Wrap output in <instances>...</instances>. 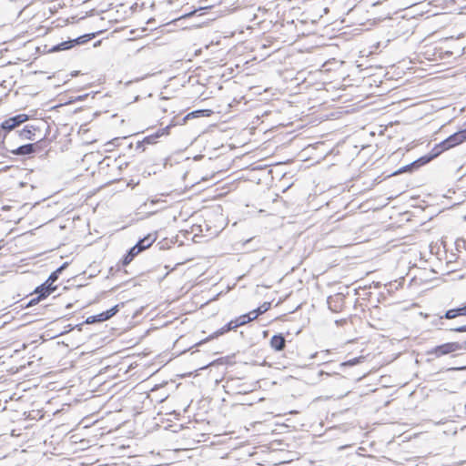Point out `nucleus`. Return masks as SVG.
<instances>
[{"mask_svg": "<svg viewBox=\"0 0 466 466\" xmlns=\"http://www.w3.org/2000/svg\"><path fill=\"white\" fill-rule=\"evenodd\" d=\"M154 240L155 239L150 235H148V236L145 237L144 238L140 239L136 244L137 248V252H141L144 249L149 248L153 244Z\"/></svg>", "mask_w": 466, "mask_h": 466, "instance_id": "obj_8", "label": "nucleus"}, {"mask_svg": "<svg viewBox=\"0 0 466 466\" xmlns=\"http://www.w3.org/2000/svg\"><path fill=\"white\" fill-rule=\"evenodd\" d=\"M466 141V128L460 130L452 135H451L448 138L441 142L433 148V154L431 157H423L419 161H421L423 164L429 162L441 152L448 150L455 146H458Z\"/></svg>", "mask_w": 466, "mask_h": 466, "instance_id": "obj_1", "label": "nucleus"}, {"mask_svg": "<svg viewBox=\"0 0 466 466\" xmlns=\"http://www.w3.org/2000/svg\"><path fill=\"white\" fill-rule=\"evenodd\" d=\"M408 168H409V166H406V167H402L401 169H400L399 171L395 172L394 174L401 173V172L407 170Z\"/></svg>", "mask_w": 466, "mask_h": 466, "instance_id": "obj_25", "label": "nucleus"}, {"mask_svg": "<svg viewBox=\"0 0 466 466\" xmlns=\"http://www.w3.org/2000/svg\"><path fill=\"white\" fill-rule=\"evenodd\" d=\"M464 309H465V310H466V306H464Z\"/></svg>", "mask_w": 466, "mask_h": 466, "instance_id": "obj_29", "label": "nucleus"}, {"mask_svg": "<svg viewBox=\"0 0 466 466\" xmlns=\"http://www.w3.org/2000/svg\"><path fill=\"white\" fill-rule=\"evenodd\" d=\"M456 317H459V316H458L457 312L455 311V309H449L444 314V318H446L448 319H454Z\"/></svg>", "mask_w": 466, "mask_h": 466, "instance_id": "obj_14", "label": "nucleus"}, {"mask_svg": "<svg viewBox=\"0 0 466 466\" xmlns=\"http://www.w3.org/2000/svg\"><path fill=\"white\" fill-rule=\"evenodd\" d=\"M75 43H79L78 38L62 42L52 48L53 51H63L71 48Z\"/></svg>", "mask_w": 466, "mask_h": 466, "instance_id": "obj_9", "label": "nucleus"}, {"mask_svg": "<svg viewBox=\"0 0 466 466\" xmlns=\"http://www.w3.org/2000/svg\"><path fill=\"white\" fill-rule=\"evenodd\" d=\"M108 319V315H106L105 311L101 312L96 316L88 317L86 319L87 323H95V322H100L105 321Z\"/></svg>", "mask_w": 466, "mask_h": 466, "instance_id": "obj_10", "label": "nucleus"}, {"mask_svg": "<svg viewBox=\"0 0 466 466\" xmlns=\"http://www.w3.org/2000/svg\"><path fill=\"white\" fill-rule=\"evenodd\" d=\"M35 144H27L18 147L15 149H12L11 152L15 155L24 156L31 155L35 152Z\"/></svg>", "mask_w": 466, "mask_h": 466, "instance_id": "obj_6", "label": "nucleus"}, {"mask_svg": "<svg viewBox=\"0 0 466 466\" xmlns=\"http://www.w3.org/2000/svg\"><path fill=\"white\" fill-rule=\"evenodd\" d=\"M463 219L466 220V216L463 217Z\"/></svg>", "mask_w": 466, "mask_h": 466, "instance_id": "obj_28", "label": "nucleus"}, {"mask_svg": "<svg viewBox=\"0 0 466 466\" xmlns=\"http://www.w3.org/2000/svg\"><path fill=\"white\" fill-rule=\"evenodd\" d=\"M36 127L33 125H26L22 130L19 131V137L23 140H34L35 132Z\"/></svg>", "mask_w": 466, "mask_h": 466, "instance_id": "obj_5", "label": "nucleus"}, {"mask_svg": "<svg viewBox=\"0 0 466 466\" xmlns=\"http://www.w3.org/2000/svg\"><path fill=\"white\" fill-rule=\"evenodd\" d=\"M456 332H466V325L453 329Z\"/></svg>", "mask_w": 466, "mask_h": 466, "instance_id": "obj_23", "label": "nucleus"}, {"mask_svg": "<svg viewBox=\"0 0 466 466\" xmlns=\"http://www.w3.org/2000/svg\"><path fill=\"white\" fill-rule=\"evenodd\" d=\"M169 128H170V125L169 126H167L166 127L164 128H160L158 129L155 134V137L158 138L162 136H167L169 134Z\"/></svg>", "mask_w": 466, "mask_h": 466, "instance_id": "obj_12", "label": "nucleus"}, {"mask_svg": "<svg viewBox=\"0 0 466 466\" xmlns=\"http://www.w3.org/2000/svg\"><path fill=\"white\" fill-rule=\"evenodd\" d=\"M247 315L248 316V319H250V321H251L253 319H256L259 314H258V310L255 309V310L248 312Z\"/></svg>", "mask_w": 466, "mask_h": 466, "instance_id": "obj_20", "label": "nucleus"}, {"mask_svg": "<svg viewBox=\"0 0 466 466\" xmlns=\"http://www.w3.org/2000/svg\"><path fill=\"white\" fill-rule=\"evenodd\" d=\"M157 137L154 135L148 136L145 138V141L148 144H153L156 142Z\"/></svg>", "mask_w": 466, "mask_h": 466, "instance_id": "obj_21", "label": "nucleus"}, {"mask_svg": "<svg viewBox=\"0 0 466 466\" xmlns=\"http://www.w3.org/2000/svg\"><path fill=\"white\" fill-rule=\"evenodd\" d=\"M269 303H264L262 306L258 307L256 310H258V314H262L266 312L269 309Z\"/></svg>", "mask_w": 466, "mask_h": 466, "instance_id": "obj_17", "label": "nucleus"}, {"mask_svg": "<svg viewBox=\"0 0 466 466\" xmlns=\"http://www.w3.org/2000/svg\"><path fill=\"white\" fill-rule=\"evenodd\" d=\"M239 326L244 325L250 321V319H248V316L247 314L240 316L236 319Z\"/></svg>", "mask_w": 466, "mask_h": 466, "instance_id": "obj_15", "label": "nucleus"}, {"mask_svg": "<svg viewBox=\"0 0 466 466\" xmlns=\"http://www.w3.org/2000/svg\"><path fill=\"white\" fill-rule=\"evenodd\" d=\"M286 340L282 335H274L270 339V346L275 350H282L285 348Z\"/></svg>", "mask_w": 466, "mask_h": 466, "instance_id": "obj_7", "label": "nucleus"}, {"mask_svg": "<svg viewBox=\"0 0 466 466\" xmlns=\"http://www.w3.org/2000/svg\"><path fill=\"white\" fill-rule=\"evenodd\" d=\"M466 369V366L465 367H461V368H452L451 370H465Z\"/></svg>", "mask_w": 466, "mask_h": 466, "instance_id": "obj_27", "label": "nucleus"}, {"mask_svg": "<svg viewBox=\"0 0 466 466\" xmlns=\"http://www.w3.org/2000/svg\"><path fill=\"white\" fill-rule=\"evenodd\" d=\"M129 258H130V256H128V255H127V256L125 258V259H124V264H128V263L131 261V260H129Z\"/></svg>", "mask_w": 466, "mask_h": 466, "instance_id": "obj_26", "label": "nucleus"}, {"mask_svg": "<svg viewBox=\"0 0 466 466\" xmlns=\"http://www.w3.org/2000/svg\"><path fill=\"white\" fill-rule=\"evenodd\" d=\"M137 251V245H135L128 252V256H130L129 260H132L135 256H137L139 252Z\"/></svg>", "mask_w": 466, "mask_h": 466, "instance_id": "obj_19", "label": "nucleus"}, {"mask_svg": "<svg viewBox=\"0 0 466 466\" xmlns=\"http://www.w3.org/2000/svg\"><path fill=\"white\" fill-rule=\"evenodd\" d=\"M360 362V359L359 358H354L352 360H350L349 361H346L344 363H342V365L344 366H353V365H356Z\"/></svg>", "mask_w": 466, "mask_h": 466, "instance_id": "obj_18", "label": "nucleus"}, {"mask_svg": "<svg viewBox=\"0 0 466 466\" xmlns=\"http://www.w3.org/2000/svg\"><path fill=\"white\" fill-rule=\"evenodd\" d=\"M238 327H239V325H238V321L235 319V320L229 321L227 324V326L223 329V330L228 331V330H231V329H236Z\"/></svg>", "mask_w": 466, "mask_h": 466, "instance_id": "obj_13", "label": "nucleus"}, {"mask_svg": "<svg viewBox=\"0 0 466 466\" xmlns=\"http://www.w3.org/2000/svg\"><path fill=\"white\" fill-rule=\"evenodd\" d=\"M45 283H46L48 288H56V287L53 285L54 282L48 281V279H46V281Z\"/></svg>", "mask_w": 466, "mask_h": 466, "instance_id": "obj_24", "label": "nucleus"}, {"mask_svg": "<svg viewBox=\"0 0 466 466\" xmlns=\"http://www.w3.org/2000/svg\"><path fill=\"white\" fill-rule=\"evenodd\" d=\"M118 311V305L111 308L110 309L105 311L106 315H108V319L113 317Z\"/></svg>", "mask_w": 466, "mask_h": 466, "instance_id": "obj_16", "label": "nucleus"}, {"mask_svg": "<svg viewBox=\"0 0 466 466\" xmlns=\"http://www.w3.org/2000/svg\"><path fill=\"white\" fill-rule=\"evenodd\" d=\"M55 290H56V288H48L46 283H43L41 286L37 287L35 290V293L37 294V297L35 299H32L28 302L27 306L35 305L40 299L46 298Z\"/></svg>", "mask_w": 466, "mask_h": 466, "instance_id": "obj_4", "label": "nucleus"}, {"mask_svg": "<svg viewBox=\"0 0 466 466\" xmlns=\"http://www.w3.org/2000/svg\"><path fill=\"white\" fill-rule=\"evenodd\" d=\"M66 265H67V263H64L56 270L52 272L48 278V281L55 282L58 279L59 274L66 268Z\"/></svg>", "mask_w": 466, "mask_h": 466, "instance_id": "obj_11", "label": "nucleus"}, {"mask_svg": "<svg viewBox=\"0 0 466 466\" xmlns=\"http://www.w3.org/2000/svg\"><path fill=\"white\" fill-rule=\"evenodd\" d=\"M28 116L25 114H19L13 117H10L5 120L1 124V127L5 130L11 131L15 128L17 126L23 124L24 122L28 120Z\"/></svg>", "mask_w": 466, "mask_h": 466, "instance_id": "obj_3", "label": "nucleus"}, {"mask_svg": "<svg viewBox=\"0 0 466 466\" xmlns=\"http://www.w3.org/2000/svg\"><path fill=\"white\" fill-rule=\"evenodd\" d=\"M455 311L457 312L458 316H466V310L464 307L455 309Z\"/></svg>", "mask_w": 466, "mask_h": 466, "instance_id": "obj_22", "label": "nucleus"}, {"mask_svg": "<svg viewBox=\"0 0 466 466\" xmlns=\"http://www.w3.org/2000/svg\"><path fill=\"white\" fill-rule=\"evenodd\" d=\"M462 350H466V342H448L440 346H436L431 352L437 357H441Z\"/></svg>", "mask_w": 466, "mask_h": 466, "instance_id": "obj_2", "label": "nucleus"}]
</instances>
